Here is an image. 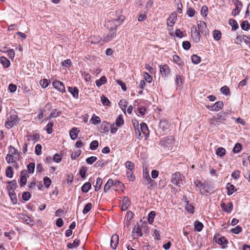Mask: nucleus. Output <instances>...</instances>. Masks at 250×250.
I'll return each mask as SVG.
<instances>
[{
    "mask_svg": "<svg viewBox=\"0 0 250 250\" xmlns=\"http://www.w3.org/2000/svg\"><path fill=\"white\" fill-rule=\"evenodd\" d=\"M197 26L199 31L201 33L206 35L208 33V29L205 22L202 21H198Z\"/></svg>",
    "mask_w": 250,
    "mask_h": 250,
    "instance_id": "6e6552de",
    "label": "nucleus"
},
{
    "mask_svg": "<svg viewBox=\"0 0 250 250\" xmlns=\"http://www.w3.org/2000/svg\"><path fill=\"white\" fill-rule=\"evenodd\" d=\"M28 177H29V175L27 174L26 170H23L21 172L20 184L21 187H23L25 185Z\"/></svg>",
    "mask_w": 250,
    "mask_h": 250,
    "instance_id": "ddd939ff",
    "label": "nucleus"
},
{
    "mask_svg": "<svg viewBox=\"0 0 250 250\" xmlns=\"http://www.w3.org/2000/svg\"><path fill=\"white\" fill-rule=\"evenodd\" d=\"M123 204L122 205V210H126L130 205V201L127 197H125L123 199Z\"/></svg>",
    "mask_w": 250,
    "mask_h": 250,
    "instance_id": "a211bd4d",
    "label": "nucleus"
},
{
    "mask_svg": "<svg viewBox=\"0 0 250 250\" xmlns=\"http://www.w3.org/2000/svg\"><path fill=\"white\" fill-rule=\"evenodd\" d=\"M113 185V181L112 179H109L107 183L105 184L104 187V192H107L111 188V187Z\"/></svg>",
    "mask_w": 250,
    "mask_h": 250,
    "instance_id": "7c9ffc66",
    "label": "nucleus"
},
{
    "mask_svg": "<svg viewBox=\"0 0 250 250\" xmlns=\"http://www.w3.org/2000/svg\"><path fill=\"white\" fill-rule=\"evenodd\" d=\"M191 61L194 64H198L201 62V58L196 55H193L191 57Z\"/></svg>",
    "mask_w": 250,
    "mask_h": 250,
    "instance_id": "a18cd8bd",
    "label": "nucleus"
},
{
    "mask_svg": "<svg viewBox=\"0 0 250 250\" xmlns=\"http://www.w3.org/2000/svg\"><path fill=\"white\" fill-rule=\"evenodd\" d=\"M221 207L225 211L228 212H230L233 208V205L231 203H229L227 205H226L225 203H222Z\"/></svg>",
    "mask_w": 250,
    "mask_h": 250,
    "instance_id": "412c9836",
    "label": "nucleus"
},
{
    "mask_svg": "<svg viewBox=\"0 0 250 250\" xmlns=\"http://www.w3.org/2000/svg\"><path fill=\"white\" fill-rule=\"evenodd\" d=\"M90 122H91L92 124L97 125L101 123V119L99 117L93 115L90 120Z\"/></svg>",
    "mask_w": 250,
    "mask_h": 250,
    "instance_id": "4c0bfd02",
    "label": "nucleus"
},
{
    "mask_svg": "<svg viewBox=\"0 0 250 250\" xmlns=\"http://www.w3.org/2000/svg\"><path fill=\"white\" fill-rule=\"evenodd\" d=\"M62 156L60 154L56 153L53 156V160L54 162L58 163L62 161Z\"/></svg>",
    "mask_w": 250,
    "mask_h": 250,
    "instance_id": "052dcab7",
    "label": "nucleus"
},
{
    "mask_svg": "<svg viewBox=\"0 0 250 250\" xmlns=\"http://www.w3.org/2000/svg\"><path fill=\"white\" fill-rule=\"evenodd\" d=\"M42 146L40 144L37 145L35 147V153L38 155H40L42 153Z\"/></svg>",
    "mask_w": 250,
    "mask_h": 250,
    "instance_id": "0e129e2a",
    "label": "nucleus"
},
{
    "mask_svg": "<svg viewBox=\"0 0 250 250\" xmlns=\"http://www.w3.org/2000/svg\"><path fill=\"white\" fill-rule=\"evenodd\" d=\"M107 80L105 76H102L100 79L96 81V84L98 87H100L103 84H104Z\"/></svg>",
    "mask_w": 250,
    "mask_h": 250,
    "instance_id": "473e14b6",
    "label": "nucleus"
},
{
    "mask_svg": "<svg viewBox=\"0 0 250 250\" xmlns=\"http://www.w3.org/2000/svg\"><path fill=\"white\" fill-rule=\"evenodd\" d=\"M117 26L115 25L114 27H111V30L108 34L104 37L103 41L105 42H108L110 41L114 37H115L116 34Z\"/></svg>",
    "mask_w": 250,
    "mask_h": 250,
    "instance_id": "0eeeda50",
    "label": "nucleus"
},
{
    "mask_svg": "<svg viewBox=\"0 0 250 250\" xmlns=\"http://www.w3.org/2000/svg\"><path fill=\"white\" fill-rule=\"evenodd\" d=\"M137 128H135V135L138 139L141 140L143 138V136L141 135L142 131L140 128H139V125L138 122H137Z\"/></svg>",
    "mask_w": 250,
    "mask_h": 250,
    "instance_id": "f704fd0d",
    "label": "nucleus"
},
{
    "mask_svg": "<svg viewBox=\"0 0 250 250\" xmlns=\"http://www.w3.org/2000/svg\"><path fill=\"white\" fill-rule=\"evenodd\" d=\"M91 185L89 182L84 183L82 187V191L83 192L86 193L90 189Z\"/></svg>",
    "mask_w": 250,
    "mask_h": 250,
    "instance_id": "72a5a7b5",
    "label": "nucleus"
},
{
    "mask_svg": "<svg viewBox=\"0 0 250 250\" xmlns=\"http://www.w3.org/2000/svg\"><path fill=\"white\" fill-rule=\"evenodd\" d=\"M49 83V81L47 79L41 80L40 82V84L42 88H46L48 86Z\"/></svg>",
    "mask_w": 250,
    "mask_h": 250,
    "instance_id": "864d4df0",
    "label": "nucleus"
},
{
    "mask_svg": "<svg viewBox=\"0 0 250 250\" xmlns=\"http://www.w3.org/2000/svg\"><path fill=\"white\" fill-rule=\"evenodd\" d=\"M126 176L129 179L130 181H133L135 179V176L133 174V170H130L126 171Z\"/></svg>",
    "mask_w": 250,
    "mask_h": 250,
    "instance_id": "79ce46f5",
    "label": "nucleus"
},
{
    "mask_svg": "<svg viewBox=\"0 0 250 250\" xmlns=\"http://www.w3.org/2000/svg\"><path fill=\"white\" fill-rule=\"evenodd\" d=\"M68 91L72 95L74 98H78L79 90L76 87H69Z\"/></svg>",
    "mask_w": 250,
    "mask_h": 250,
    "instance_id": "aec40b11",
    "label": "nucleus"
},
{
    "mask_svg": "<svg viewBox=\"0 0 250 250\" xmlns=\"http://www.w3.org/2000/svg\"><path fill=\"white\" fill-rule=\"evenodd\" d=\"M119 105L123 111H125L127 107V102L125 100H121L119 103Z\"/></svg>",
    "mask_w": 250,
    "mask_h": 250,
    "instance_id": "09e8293b",
    "label": "nucleus"
},
{
    "mask_svg": "<svg viewBox=\"0 0 250 250\" xmlns=\"http://www.w3.org/2000/svg\"><path fill=\"white\" fill-rule=\"evenodd\" d=\"M18 116L15 114H10L9 116L7 118V121L5 124V126L7 128L12 127L17 121Z\"/></svg>",
    "mask_w": 250,
    "mask_h": 250,
    "instance_id": "423d86ee",
    "label": "nucleus"
},
{
    "mask_svg": "<svg viewBox=\"0 0 250 250\" xmlns=\"http://www.w3.org/2000/svg\"><path fill=\"white\" fill-rule=\"evenodd\" d=\"M169 126V123L168 121L163 120L160 122L159 126L163 131L167 129Z\"/></svg>",
    "mask_w": 250,
    "mask_h": 250,
    "instance_id": "5701e85b",
    "label": "nucleus"
},
{
    "mask_svg": "<svg viewBox=\"0 0 250 250\" xmlns=\"http://www.w3.org/2000/svg\"><path fill=\"white\" fill-rule=\"evenodd\" d=\"M191 37L195 42H199L200 39V32L197 30L195 27H193L191 28Z\"/></svg>",
    "mask_w": 250,
    "mask_h": 250,
    "instance_id": "9d476101",
    "label": "nucleus"
},
{
    "mask_svg": "<svg viewBox=\"0 0 250 250\" xmlns=\"http://www.w3.org/2000/svg\"><path fill=\"white\" fill-rule=\"evenodd\" d=\"M173 60L178 65H182L181 60L179 57L177 55H175L173 56Z\"/></svg>",
    "mask_w": 250,
    "mask_h": 250,
    "instance_id": "338daca9",
    "label": "nucleus"
},
{
    "mask_svg": "<svg viewBox=\"0 0 250 250\" xmlns=\"http://www.w3.org/2000/svg\"><path fill=\"white\" fill-rule=\"evenodd\" d=\"M155 216V212L153 211H151L148 216V221L149 223L152 224L154 221V218Z\"/></svg>",
    "mask_w": 250,
    "mask_h": 250,
    "instance_id": "603ef678",
    "label": "nucleus"
},
{
    "mask_svg": "<svg viewBox=\"0 0 250 250\" xmlns=\"http://www.w3.org/2000/svg\"><path fill=\"white\" fill-rule=\"evenodd\" d=\"M124 124V121L123 118V116L122 115H119L115 121V123L114 124H115L116 126H121L122 125H123Z\"/></svg>",
    "mask_w": 250,
    "mask_h": 250,
    "instance_id": "c756f323",
    "label": "nucleus"
},
{
    "mask_svg": "<svg viewBox=\"0 0 250 250\" xmlns=\"http://www.w3.org/2000/svg\"><path fill=\"white\" fill-rule=\"evenodd\" d=\"M203 228V225L202 223L196 221L194 222V229L197 231H200Z\"/></svg>",
    "mask_w": 250,
    "mask_h": 250,
    "instance_id": "e433bc0d",
    "label": "nucleus"
},
{
    "mask_svg": "<svg viewBox=\"0 0 250 250\" xmlns=\"http://www.w3.org/2000/svg\"><path fill=\"white\" fill-rule=\"evenodd\" d=\"M97 160L96 157L91 156L86 159V163L88 164L92 165L94 162Z\"/></svg>",
    "mask_w": 250,
    "mask_h": 250,
    "instance_id": "bf43d9fd",
    "label": "nucleus"
},
{
    "mask_svg": "<svg viewBox=\"0 0 250 250\" xmlns=\"http://www.w3.org/2000/svg\"><path fill=\"white\" fill-rule=\"evenodd\" d=\"M160 71L162 77H167L170 73L169 66L167 64L161 65L160 66Z\"/></svg>",
    "mask_w": 250,
    "mask_h": 250,
    "instance_id": "9b49d317",
    "label": "nucleus"
},
{
    "mask_svg": "<svg viewBox=\"0 0 250 250\" xmlns=\"http://www.w3.org/2000/svg\"><path fill=\"white\" fill-rule=\"evenodd\" d=\"M227 115V114L226 113L223 112L218 114L217 117L213 116L210 122V125L213 126V125H215L214 123H216L217 125H219L222 121L226 119Z\"/></svg>",
    "mask_w": 250,
    "mask_h": 250,
    "instance_id": "39448f33",
    "label": "nucleus"
},
{
    "mask_svg": "<svg viewBox=\"0 0 250 250\" xmlns=\"http://www.w3.org/2000/svg\"><path fill=\"white\" fill-rule=\"evenodd\" d=\"M119 242V237L117 235H113L111 238L110 246L113 249H116Z\"/></svg>",
    "mask_w": 250,
    "mask_h": 250,
    "instance_id": "2eb2a0df",
    "label": "nucleus"
},
{
    "mask_svg": "<svg viewBox=\"0 0 250 250\" xmlns=\"http://www.w3.org/2000/svg\"><path fill=\"white\" fill-rule=\"evenodd\" d=\"M140 129L146 138L149 135V130L147 125L145 123L140 124Z\"/></svg>",
    "mask_w": 250,
    "mask_h": 250,
    "instance_id": "f3484780",
    "label": "nucleus"
},
{
    "mask_svg": "<svg viewBox=\"0 0 250 250\" xmlns=\"http://www.w3.org/2000/svg\"><path fill=\"white\" fill-rule=\"evenodd\" d=\"M220 91L221 93L226 95H228L229 93V89L227 86H224L222 87Z\"/></svg>",
    "mask_w": 250,
    "mask_h": 250,
    "instance_id": "13d9d810",
    "label": "nucleus"
},
{
    "mask_svg": "<svg viewBox=\"0 0 250 250\" xmlns=\"http://www.w3.org/2000/svg\"><path fill=\"white\" fill-rule=\"evenodd\" d=\"M17 187V182L15 180H13L11 182L8 183L7 188L8 191L15 190Z\"/></svg>",
    "mask_w": 250,
    "mask_h": 250,
    "instance_id": "a878e982",
    "label": "nucleus"
},
{
    "mask_svg": "<svg viewBox=\"0 0 250 250\" xmlns=\"http://www.w3.org/2000/svg\"><path fill=\"white\" fill-rule=\"evenodd\" d=\"M223 105L224 104L222 102H217L213 105L211 106V110L218 111L223 108Z\"/></svg>",
    "mask_w": 250,
    "mask_h": 250,
    "instance_id": "6ab92c4d",
    "label": "nucleus"
},
{
    "mask_svg": "<svg viewBox=\"0 0 250 250\" xmlns=\"http://www.w3.org/2000/svg\"><path fill=\"white\" fill-rule=\"evenodd\" d=\"M98 142L96 140L93 141L90 144V148L91 150H95L98 147Z\"/></svg>",
    "mask_w": 250,
    "mask_h": 250,
    "instance_id": "5fc2aeb1",
    "label": "nucleus"
},
{
    "mask_svg": "<svg viewBox=\"0 0 250 250\" xmlns=\"http://www.w3.org/2000/svg\"><path fill=\"white\" fill-rule=\"evenodd\" d=\"M230 231L235 234H238L242 231V228L239 226H237L235 228L231 229Z\"/></svg>",
    "mask_w": 250,
    "mask_h": 250,
    "instance_id": "4d7b16f0",
    "label": "nucleus"
},
{
    "mask_svg": "<svg viewBox=\"0 0 250 250\" xmlns=\"http://www.w3.org/2000/svg\"><path fill=\"white\" fill-rule=\"evenodd\" d=\"M144 77L145 80L149 83H150L152 82V78L151 76H150L148 73L147 72H144Z\"/></svg>",
    "mask_w": 250,
    "mask_h": 250,
    "instance_id": "680f3d73",
    "label": "nucleus"
},
{
    "mask_svg": "<svg viewBox=\"0 0 250 250\" xmlns=\"http://www.w3.org/2000/svg\"><path fill=\"white\" fill-rule=\"evenodd\" d=\"M229 24L232 27V29L233 30H235L236 29L238 28V23L234 20H229Z\"/></svg>",
    "mask_w": 250,
    "mask_h": 250,
    "instance_id": "a19ab883",
    "label": "nucleus"
},
{
    "mask_svg": "<svg viewBox=\"0 0 250 250\" xmlns=\"http://www.w3.org/2000/svg\"><path fill=\"white\" fill-rule=\"evenodd\" d=\"M184 179L185 177L177 172L172 175L171 182L176 186H180L181 185H183Z\"/></svg>",
    "mask_w": 250,
    "mask_h": 250,
    "instance_id": "7ed1b4c3",
    "label": "nucleus"
},
{
    "mask_svg": "<svg viewBox=\"0 0 250 250\" xmlns=\"http://www.w3.org/2000/svg\"><path fill=\"white\" fill-rule=\"evenodd\" d=\"M79 243H80V240L78 239H75L74 240V242L73 243H68L67 246L69 249H73L74 248H77V247H78Z\"/></svg>",
    "mask_w": 250,
    "mask_h": 250,
    "instance_id": "c9c22d12",
    "label": "nucleus"
},
{
    "mask_svg": "<svg viewBox=\"0 0 250 250\" xmlns=\"http://www.w3.org/2000/svg\"><path fill=\"white\" fill-rule=\"evenodd\" d=\"M103 181L102 179L101 178H98L97 179L96 181V185L95 186V190L98 191L99 190L102 185Z\"/></svg>",
    "mask_w": 250,
    "mask_h": 250,
    "instance_id": "c03bdc74",
    "label": "nucleus"
},
{
    "mask_svg": "<svg viewBox=\"0 0 250 250\" xmlns=\"http://www.w3.org/2000/svg\"><path fill=\"white\" fill-rule=\"evenodd\" d=\"M143 184L148 185V188H151L156 186L155 182L150 178L148 172H143Z\"/></svg>",
    "mask_w": 250,
    "mask_h": 250,
    "instance_id": "f03ea898",
    "label": "nucleus"
},
{
    "mask_svg": "<svg viewBox=\"0 0 250 250\" xmlns=\"http://www.w3.org/2000/svg\"><path fill=\"white\" fill-rule=\"evenodd\" d=\"M53 85L54 87L61 92H64L65 91V87L63 83L59 81H54L53 82Z\"/></svg>",
    "mask_w": 250,
    "mask_h": 250,
    "instance_id": "1a4fd4ad",
    "label": "nucleus"
},
{
    "mask_svg": "<svg viewBox=\"0 0 250 250\" xmlns=\"http://www.w3.org/2000/svg\"><path fill=\"white\" fill-rule=\"evenodd\" d=\"M9 152L6 157V160L9 164L13 163V167L16 168H19V166L17 162L19 160L20 154L14 147L10 146L9 147Z\"/></svg>",
    "mask_w": 250,
    "mask_h": 250,
    "instance_id": "f257e3e1",
    "label": "nucleus"
},
{
    "mask_svg": "<svg viewBox=\"0 0 250 250\" xmlns=\"http://www.w3.org/2000/svg\"><path fill=\"white\" fill-rule=\"evenodd\" d=\"M79 132V130H78V128H73L69 132V135L71 138L72 140L76 139L78 137Z\"/></svg>",
    "mask_w": 250,
    "mask_h": 250,
    "instance_id": "b1692460",
    "label": "nucleus"
},
{
    "mask_svg": "<svg viewBox=\"0 0 250 250\" xmlns=\"http://www.w3.org/2000/svg\"><path fill=\"white\" fill-rule=\"evenodd\" d=\"M27 137L29 141H31L33 143H35L39 140L40 136L38 134H35L33 135H29Z\"/></svg>",
    "mask_w": 250,
    "mask_h": 250,
    "instance_id": "2f4dec72",
    "label": "nucleus"
},
{
    "mask_svg": "<svg viewBox=\"0 0 250 250\" xmlns=\"http://www.w3.org/2000/svg\"><path fill=\"white\" fill-rule=\"evenodd\" d=\"M92 207V205L91 203H87L84 207V208L83 210V214H86L88 212L91 210Z\"/></svg>",
    "mask_w": 250,
    "mask_h": 250,
    "instance_id": "de8ad7c7",
    "label": "nucleus"
},
{
    "mask_svg": "<svg viewBox=\"0 0 250 250\" xmlns=\"http://www.w3.org/2000/svg\"><path fill=\"white\" fill-rule=\"evenodd\" d=\"M132 235L134 239L143 235L141 228L139 226H135L133 229Z\"/></svg>",
    "mask_w": 250,
    "mask_h": 250,
    "instance_id": "f8f14e48",
    "label": "nucleus"
},
{
    "mask_svg": "<svg viewBox=\"0 0 250 250\" xmlns=\"http://www.w3.org/2000/svg\"><path fill=\"white\" fill-rule=\"evenodd\" d=\"M226 149L222 147H218L216 151V155L220 157L224 156L226 154Z\"/></svg>",
    "mask_w": 250,
    "mask_h": 250,
    "instance_id": "c85d7f7f",
    "label": "nucleus"
},
{
    "mask_svg": "<svg viewBox=\"0 0 250 250\" xmlns=\"http://www.w3.org/2000/svg\"><path fill=\"white\" fill-rule=\"evenodd\" d=\"M0 62L4 68H8L10 64V61L4 57H0Z\"/></svg>",
    "mask_w": 250,
    "mask_h": 250,
    "instance_id": "bb28decb",
    "label": "nucleus"
},
{
    "mask_svg": "<svg viewBox=\"0 0 250 250\" xmlns=\"http://www.w3.org/2000/svg\"><path fill=\"white\" fill-rule=\"evenodd\" d=\"M227 188L228 189V194L230 195L233 193L235 187L233 185L228 183L227 184Z\"/></svg>",
    "mask_w": 250,
    "mask_h": 250,
    "instance_id": "ea45409f",
    "label": "nucleus"
},
{
    "mask_svg": "<svg viewBox=\"0 0 250 250\" xmlns=\"http://www.w3.org/2000/svg\"><path fill=\"white\" fill-rule=\"evenodd\" d=\"M125 167L128 169V170H133L134 168V164L129 161H127L125 163Z\"/></svg>",
    "mask_w": 250,
    "mask_h": 250,
    "instance_id": "8fccbe9b",
    "label": "nucleus"
},
{
    "mask_svg": "<svg viewBox=\"0 0 250 250\" xmlns=\"http://www.w3.org/2000/svg\"><path fill=\"white\" fill-rule=\"evenodd\" d=\"M241 26L242 28L244 30H248L249 29V23L247 21H244Z\"/></svg>",
    "mask_w": 250,
    "mask_h": 250,
    "instance_id": "69168bd1",
    "label": "nucleus"
},
{
    "mask_svg": "<svg viewBox=\"0 0 250 250\" xmlns=\"http://www.w3.org/2000/svg\"><path fill=\"white\" fill-rule=\"evenodd\" d=\"M234 4L235 6V8L232 12V15L233 16H235L236 15L239 14L242 7V2L239 0H236V1L234 2Z\"/></svg>",
    "mask_w": 250,
    "mask_h": 250,
    "instance_id": "4468645a",
    "label": "nucleus"
},
{
    "mask_svg": "<svg viewBox=\"0 0 250 250\" xmlns=\"http://www.w3.org/2000/svg\"><path fill=\"white\" fill-rule=\"evenodd\" d=\"M43 183L45 187L48 188L51 184V181L50 178L45 177L43 179Z\"/></svg>",
    "mask_w": 250,
    "mask_h": 250,
    "instance_id": "6e6d98bb",
    "label": "nucleus"
},
{
    "mask_svg": "<svg viewBox=\"0 0 250 250\" xmlns=\"http://www.w3.org/2000/svg\"><path fill=\"white\" fill-rule=\"evenodd\" d=\"M5 173L7 177L12 178L13 175L12 167H7L6 169Z\"/></svg>",
    "mask_w": 250,
    "mask_h": 250,
    "instance_id": "37998d69",
    "label": "nucleus"
},
{
    "mask_svg": "<svg viewBox=\"0 0 250 250\" xmlns=\"http://www.w3.org/2000/svg\"><path fill=\"white\" fill-rule=\"evenodd\" d=\"M213 38L215 41H219L221 37V33L219 30H214L213 34Z\"/></svg>",
    "mask_w": 250,
    "mask_h": 250,
    "instance_id": "58836bf2",
    "label": "nucleus"
},
{
    "mask_svg": "<svg viewBox=\"0 0 250 250\" xmlns=\"http://www.w3.org/2000/svg\"><path fill=\"white\" fill-rule=\"evenodd\" d=\"M174 142V138L170 136L162 139L160 142V145L164 147L170 148L172 146Z\"/></svg>",
    "mask_w": 250,
    "mask_h": 250,
    "instance_id": "20e7f679",
    "label": "nucleus"
},
{
    "mask_svg": "<svg viewBox=\"0 0 250 250\" xmlns=\"http://www.w3.org/2000/svg\"><path fill=\"white\" fill-rule=\"evenodd\" d=\"M177 14L175 13H172L167 20V25L172 27L175 22Z\"/></svg>",
    "mask_w": 250,
    "mask_h": 250,
    "instance_id": "dca6fc26",
    "label": "nucleus"
},
{
    "mask_svg": "<svg viewBox=\"0 0 250 250\" xmlns=\"http://www.w3.org/2000/svg\"><path fill=\"white\" fill-rule=\"evenodd\" d=\"M101 102L104 105L109 106L110 102L109 100L104 95H103L101 98Z\"/></svg>",
    "mask_w": 250,
    "mask_h": 250,
    "instance_id": "49530a36",
    "label": "nucleus"
},
{
    "mask_svg": "<svg viewBox=\"0 0 250 250\" xmlns=\"http://www.w3.org/2000/svg\"><path fill=\"white\" fill-rule=\"evenodd\" d=\"M27 171L29 173H32L34 171L35 169V164L33 163H30L27 167Z\"/></svg>",
    "mask_w": 250,
    "mask_h": 250,
    "instance_id": "3c124183",
    "label": "nucleus"
},
{
    "mask_svg": "<svg viewBox=\"0 0 250 250\" xmlns=\"http://www.w3.org/2000/svg\"><path fill=\"white\" fill-rule=\"evenodd\" d=\"M9 195L11 198V200L14 204H15L17 202V195L15 192V190L8 191Z\"/></svg>",
    "mask_w": 250,
    "mask_h": 250,
    "instance_id": "cd10ccee",
    "label": "nucleus"
},
{
    "mask_svg": "<svg viewBox=\"0 0 250 250\" xmlns=\"http://www.w3.org/2000/svg\"><path fill=\"white\" fill-rule=\"evenodd\" d=\"M216 241L218 244L222 245L223 248H225L228 243L227 239L224 236L219 238Z\"/></svg>",
    "mask_w": 250,
    "mask_h": 250,
    "instance_id": "393cba45",
    "label": "nucleus"
},
{
    "mask_svg": "<svg viewBox=\"0 0 250 250\" xmlns=\"http://www.w3.org/2000/svg\"><path fill=\"white\" fill-rule=\"evenodd\" d=\"M53 124V123H48L45 127V130L48 134H51L52 132V127Z\"/></svg>",
    "mask_w": 250,
    "mask_h": 250,
    "instance_id": "e2e57ef3",
    "label": "nucleus"
},
{
    "mask_svg": "<svg viewBox=\"0 0 250 250\" xmlns=\"http://www.w3.org/2000/svg\"><path fill=\"white\" fill-rule=\"evenodd\" d=\"M119 24L118 20L113 19L107 22L106 26L108 28L111 30V27H114L115 25H116L117 27Z\"/></svg>",
    "mask_w": 250,
    "mask_h": 250,
    "instance_id": "4be33fe9",
    "label": "nucleus"
},
{
    "mask_svg": "<svg viewBox=\"0 0 250 250\" xmlns=\"http://www.w3.org/2000/svg\"><path fill=\"white\" fill-rule=\"evenodd\" d=\"M241 145L240 144H236L235 145V146L234 147L233 149V152L234 153H238L240 152V151L241 150Z\"/></svg>",
    "mask_w": 250,
    "mask_h": 250,
    "instance_id": "774afa93",
    "label": "nucleus"
}]
</instances>
